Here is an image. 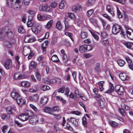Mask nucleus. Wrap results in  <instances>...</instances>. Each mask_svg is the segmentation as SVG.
Listing matches in <instances>:
<instances>
[{"label":"nucleus","mask_w":133,"mask_h":133,"mask_svg":"<svg viewBox=\"0 0 133 133\" xmlns=\"http://www.w3.org/2000/svg\"><path fill=\"white\" fill-rule=\"evenodd\" d=\"M6 5L16 10H19L22 5L21 0H7Z\"/></svg>","instance_id":"f257e3e1"},{"label":"nucleus","mask_w":133,"mask_h":133,"mask_svg":"<svg viewBox=\"0 0 133 133\" xmlns=\"http://www.w3.org/2000/svg\"><path fill=\"white\" fill-rule=\"evenodd\" d=\"M42 30V26L36 24L32 26L31 28L32 32L35 34L39 32Z\"/></svg>","instance_id":"f03ea898"},{"label":"nucleus","mask_w":133,"mask_h":133,"mask_svg":"<svg viewBox=\"0 0 133 133\" xmlns=\"http://www.w3.org/2000/svg\"><path fill=\"white\" fill-rule=\"evenodd\" d=\"M121 30V28L119 25L117 24H115L112 27V32L115 35L118 34Z\"/></svg>","instance_id":"7ed1b4c3"},{"label":"nucleus","mask_w":133,"mask_h":133,"mask_svg":"<svg viewBox=\"0 0 133 133\" xmlns=\"http://www.w3.org/2000/svg\"><path fill=\"white\" fill-rule=\"evenodd\" d=\"M36 24V22L33 19V17L32 16H30L29 17L28 21L27 23L28 27H31Z\"/></svg>","instance_id":"20e7f679"},{"label":"nucleus","mask_w":133,"mask_h":133,"mask_svg":"<svg viewBox=\"0 0 133 133\" xmlns=\"http://www.w3.org/2000/svg\"><path fill=\"white\" fill-rule=\"evenodd\" d=\"M115 90L118 95H120L123 94L124 91L123 88L119 85H116L115 87Z\"/></svg>","instance_id":"39448f33"},{"label":"nucleus","mask_w":133,"mask_h":133,"mask_svg":"<svg viewBox=\"0 0 133 133\" xmlns=\"http://www.w3.org/2000/svg\"><path fill=\"white\" fill-rule=\"evenodd\" d=\"M6 110L8 114H12L15 111V107L13 105L9 106L6 108Z\"/></svg>","instance_id":"423d86ee"},{"label":"nucleus","mask_w":133,"mask_h":133,"mask_svg":"<svg viewBox=\"0 0 133 133\" xmlns=\"http://www.w3.org/2000/svg\"><path fill=\"white\" fill-rule=\"evenodd\" d=\"M38 117L37 116H32L30 119V123L33 125L36 124L38 122Z\"/></svg>","instance_id":"0eeeda50"},{"label":"nucleus","mask_w":133,"mask_h":133,"mask_svg":"<svg viewBox=\"0 0 133 133\" xmlns=\"http://www.w3.org/2000/svg\"><path fill=\"white\" fill-rule=\"evenodd\" d=\"M39 98V95L36 94L32 96H30L29 99V100L31 101L36 102L38 100Z\"/></svg>","instance_id":"6e6552de"},{"label":"nucleus","mask_w":133,"mask_h":133,"mask_svg":"<svg viewBox=\"0 0 133 133\" xmlns=\"http://www.w3.org/2000/svg\"><path fill=\"white\" fill-rule=\"evenodd\" d=\"M12 65V62L10 59L6 60L4 63V66L7 70L9 69Z\"/></svg>","instance_id":"1a4fd4ad"},{"label":"nucleus","mask_w":133,"mask_h":133,"mask_svg":"<svg viewBox=\"0 0 133 133\" xmlns=\"http://www.w3.org/2000/svg\"><path fill=\"white\" fill-rule=\"evenodd\" d=\"M106 9L109 13L112 16H114V11L112 6L110 5H108Z\"/></svg>","instance_id":"9d476101"},{"label":"nucleus","mask_w":133,"mask_h":133,"mask_svg":"<svg viewBox=\"0 0 133 133\" xmlns=\"http://www.w3.org/2000/svg\"><path fill=\"white\" fill-rule=\"evenodd\" d=\"M120 78L123 81H125L128 80L129 77L127 74L124 73H121L119 75Z\"/></svg>","instance_id":"9b49d317"},{"label":"nucleus","mask_w":133,"mask_h":133,"mask_svg":"<svg viewBox=\"0 0 133 133\" xmlns=\"http://www.w3.org/2000/svg\"><path fill=\"white\" fill-rule=\"evenodd\" d=\"M8 30V28L7 27L3 28L0 29V38H1L2 36L6 35Z\"/></svg>","instance_id":"f8f14e48"},{"label":"nucleus","mask_w":133,"mask_h":133,"mask_svg":"<svg viewBox=\"0 0 133 133\" xmlns=\"http://www.w3.org/2000/svg\"><path fill=\"white\" fill-rule=\"evenodd\" d=\"M31 35H29L26 36L24 39V41L26 43H29L33 42L34 39L33 37H30Z\"/></svg>","instance_id":"ddd939ff"},{"label":"nucleus","mask_w":133,"mask_h":133,"mask_svg":"<svg viewBox=\"0 0 133 133\" xmlns=\"http://www.w3.org/2000/svg\"><path fill=\"white\" fill-rule=\"evenodd\" d=\"M15 32H12L10 31H8L6 33V36L8 38L10 39H12L14 37Z\"/></svg>","instance_id":"4468645a"},{"label":"nucleus","mask_w":133,"mask_h":133,"mask_svg":"<svg viewBox=\"0 0 133 133\" xmlns=\"http://www.w3.org/2000/svg\"><path fill=\"white\" fill-rule=\"evenodd\" d=\"M53 21L51 20L48 22L46 24L44 25V27L46 29H51L53 23Z\"/></svg>","instance_id":"2eb2a0df"},{"label":"nucleus","mask_w":133,"mask_h":133,"mask_svg":"<svg viewBox=\"0 0 133 133\" xmlns=\"http://www.w3.org/2000/svg\"><path fill=\"white\" fill-rule=\"evenodd\" d=\"M11 97L15 100H17L18 98H20V95L17 92H12L11 93Z\"/></svg>","instance_id":"dca6fc26"},{"label":"nucleus","mask_w":133,"mask_h":133,"mask_svg":"<svg viewBox=\"0 0 133 133\" xmlns=\"http://www.w3.org/2000/svg\"><path fill=\"white\" fill-rule=\"evenodd\" d=\"M32 52H31L30 49L28 48H24L23 53L24 56H27L30 54Z\"/></svg>","instance_id":"f3484780"},{"label":"nucleus","mask_w":133,"mask_h":133,"mask_svg":"<svg viewBox=\"0 0 133 133\" xmlns=\"http://www.w3.org/2000/svg\"><path fill=\"white\" fill-rule=\"evenodd\" d=\"M24 76L19 73H16L14 75V78L16 79H21L24 78Z\"/></svg>","instance_id":"a211bd4d"},{"label":"nucleus","mask_w":133,"mask_h":133,"mask_svg":"<svg viewBox=\"0 0 133 133\" xmlns=\"http://www.w3.org/2000/svg\"><path fill=\"white\" fill-rule=\"evenodd\" d=\"M19 119L22 121H25L28 119V117L25 114H22L19 117Z\"/></svg>","instance_id":"6ab92c4d"},{"label":"nucleus","mask_w":133,"mask_h":133,"mask_svg":"<svg viewBox=\"0 0 133 133\" xmlns=\"http://www.w3.org/2000/svg\"><path fill=\"white\" fill-rule=\"evenodd\" d=\"M48 43L46 42H45L43 43L42 46V49L43 51V53L45 54L46 52V47L47 46Z\"/></svg>","instance_id":"aec40b11"},{"label":"nucleus","mask_w":133,"mask_h":133,"mask_svg":"<svg viewBox=\"0 0 133 133\" xmlns=\"http://www.w3.org/2000/svg\"><path fill=\"white\" fill-rule=\"evenodd\" d=\"M114 87L113 84L111 83H110L109 89L105 92V93L110 94L114 91Z\"/></svg>","instance_id":"412c9836"},{"label":"nucleus","mask_w":133,"mask_h":133,"mask_svg":"<svg viewBox=\"0 0 133 133\" xmlns=\"http://www.w3.org/2000/svg\"><path fill=\"white\" fill-rule=\"evenodd\" d=\"M81 8V6L80 5H77L73 6L72 8V11L75 12L77 11L80 10Z\"/></svg>","instance_id":"4be33fe9"},{"label":"nucleus","mask_w":133,"mask_h":133,"mask_svg":"<svg viewBox=\"0 0 133 133\" xmlns=\"http://www.w3.org/2000/svg\"><path fill=\"white\" fill-rule=\"evenodd\" d=\"M78 119H76L72 117L70 118L69 121L72 123L75 126H76L78 125Z\"/></svg>","instance_id":"5701e85b"},{"label":"nucleus","mask_w":133,"mask_h":133,"mask_svg":"<svg viewBox=\"0 0 133 133\" xmlns=\"http://www.w3.org/2000/svg\"><path fill=\"white\" fill-rule=\"evenodd\" d=\"M17 102L19 106L21 107L22 105L25 103V101L23 99L20 97V98H18L17 100Z\"/></svg>","instance_id":"b1692460"},{"label":"nucleus","mask_w":133,"mask_h":133,"mask_svg":"<svg viewBox=\"0 0 133 133\" xmlns=\"http://www.w3.org/2000/svg\"><path fill=\"white\" fill-rule=\"evenodd\" d=\"M43 111L45 112L53 115V113L52 112V109L48 107H45L43 109Z\"/></svg>","instance_id":"393cba45"},{"label":"nucleus","mask_w":133,"mask_h":133,"mask_svg":"<svg viewBox=\"0 0 133 133\" xmlns=\"http://www.w3.org/2000/svg\"><path fill=\"white\" fill-rule=\"evenodd\" d=\"M124 45L128 48L133 49V43L130 42H126L124 43Z\"/></svg>","instance_id":"a878e982"},{"label":"nucleus","mask_w":133,"mask_h":133,"mask_svg":"<svg viewBox=\"0 0 133 133\" xmlns=\"http://www.w3.org/2000/svg\"><path fill=\"white\" fill-rule=\"evenodd\" d=\"M66 16L73 20L76 19V17L74 14L73 13H68L66 15Z\"/></svg>","instance_id":"bb28decb"},{"label":"nucleus","mask_w":133,"mask_h":133,"mask_svg":"<svg viewBox=\"0 0 133 133\" xmlns=\"http://www.w3.org/2000/svg\"><path fill=\"white\" fill-rule=\"evenodd\" d=\"M79 51L82 53L87 52L85 45H82L80 46L79 49Z\"/></svg>","instance_id":"cd10ccee"},{"label":"nucleus","mask_w":133,"mask_h":133,"mask_svg":"<svg viewBox=\"0 0 133 133\" xmlns=\"http://www.w3.org/2000/svg\"><path fill=\"white\" fill-rule=\"evenodd\" d=\"M48 101V98L44 97L41 98L40 103L42 105H44Z\"/></svg>","instance_id":"c85d7f7f"},{"label":"nucleus","mask_w":133,"mask_h":133,"mask_svg":"<svg viewBox=\"0 0 133 133\" xmlns=\"http://www.w3.org/2000/svg\"><path fill=\"white\" fill-rule=\"evenodd\" d=\"M20 84L22 86L26 88L28 87L30 85L29 83L28 82L26 81L22 82Z\"/></svg>","instance_id":"c756f323"},{"label":"nucleus","mask_w":133,"mask_h":133,"mask_svg":"<svg viewBox=\"0 0 133 133\" xmlns=\"http://www.w3.org/2000/svg\"><path fill=\"white\" fill-rule=\"evenodd\" d=\"M66 5V2L65 1H62L59 5V8L61 9H64Z\"/></svg>","instance_id":"7c9ffc66"},{"label":"nucleus","mask_w":133,"mask_h":133,"mask_svg":"<svg viewBox=\"0 0 133 133\" xmlns=\"http://www.w3.org/2000/svg\"><path fill=\"white\" fill-rule=\"evenodd\" d=\"M89 31L95 39L97 41H98L99 38V37L95 33L92 32L91 30H89Z\"/></svg>","instance_id":"2f4dec72"},{"label":"nucleus","mask_w":133,"mask_h":133,"mask_svg":"<svg viewBox=\"0 0 133 133\" xmlns=\"http://www.w3.org/2000/svg\"><path fill=\"white\" fill-rule=\"evenodd\" d=\"M37 65V63L34 61H31L29 65V68L31 69H33L35 68Z\"/></svg>","instance_id":"473e14b6"},{"label":"nucleus","mask_w":133,"mask_h":133,"mask_svg":"<svg viewBox=\"0 0 133 133\" xmlns=\"http://www.w3.org/2000/svg\"><path fill=\"white\" fill-rule=\"evenodd\" d=\"M75 97L74 99H76L77 97H80L82 95L80 92H79V90L77 89L75 92Z\"/></svg>","instance_id":"72a5a7b5"},{"label":"nucleus","mask_w":133,"mask_h":133,"mask_svg":"<svg viewBox=\"0 0 133 133\" xmlns=\"http://www.w3.org/2000/svg\"><path fill=\"white\" fill-rule=\"evenodd\" d=\"M43 15V21L49 20L52 18V17L51 16L47 14H45Z\"/></svg>","instance_id":"f704fd0d"},{"label":"nucleus","mask_w":133,"mask_h":133,"mask_svg":"<svg viewBox=\"0 0 133 133\" xmlns=\"http://www.w3.org/2000/svg\"><path fill=\"white\" fill-rule=\"evenodd\" d=\"M88 36L87 33L85 31H82L81 34V37L82 39H85Z\"/></svg>","instance_id":"c9c22d12"},{"label":"nucleus","mask_w":133,"mask_h":133,"mask_svg":"<svg viewBox=\"0 0 133 133\" xmlns=\"http://www.w3.org/2000/svg\"><path fill=\"white\" fill-rule=\"evenodd\" d=\"M56 28L59 30H61L62 29V26L60 21H58L56 24Z\"/></svg>","instance_id":"e433bc0d"},{"label":"nucleus","mask_w":133,"mask_h":133,"mask_svg":"<svg viewBox=\"0 0 133 133\" xmlns=\"http://www.w3.org/2000/svg\"><path fill=\"white\" fill-rule=\"evenodd\" d=\"M104 83V82L103 81L99 82H98V84L99 87V89H100V90L101 91H102L104 89V88L103 87Z\"/></svg>","instance_id":"4c0bfd02"},{"label":"nucleus","mask_w":133,"mask_h":133,"mask_svg":"<svg viewBox=\"0 0 133 133\" xmlns=\"http://www.w3.org/2000/svg\"><path fill=\"white\" fill-rule=\"evenodd\" d=\"M95 72L97 73L99 72L100 71V64L98 63H97L94 68Z\"/></svg>","instance_id":"58836bf2"},{"label":"nucleus","mask_w":133,"mask_h":133,"mask_svg":"<svg viewBox=\"0 0 133 133\" xmlns=\"http://www.w3.org/2000/svg\"><path fill=\"white\" fill-rule=\"evenodd\" d=\"M51 60L54 62H57L59 61L57 56L56 55H54L51 57Z\"/></svg>","instance_id":"ea45409f"},{"label":"nucleus","mask_w":133,"mask_h":133,"mask_svg":"<svg viewBox=\"0 0 133 133\" xmlns=\"http://www.w3.org/2000/svg\"><path fill=\"white\" fill-rule=\"evenodd\" d=\"M63 55L62 56L63 62L64 63H66L68 61V58L66 54Z\"/></svg>","instance_id":"a19ab883"},{"label":"nucleus","mask_w":133,"mask_h":133,"mask_svg":"<svg viewBox=\"0 0 133 133\" xmlns=\"http://www.w3.org/2000/svg\"><path fill=\"white\" fill-rule=\"evenodd\" d=\"M87 118L85 116H84L82 119V124L85 127L87 126Z\"/></svg>","instance_id":"79ce46f5"},{"label":"nucleus","mask_w":133,"mask_h":133,"mask_svg":"<svg viewBox=\"0 0 133 133\" xmlns=\"http://www.w3.org/2000/svg\"><path fill=\"white\" fill-rule=\"evenodd\" d=\"M122 108L123 109H125L126 110H129L130 108L129 107L128 105H126L124 103H122L121 104Z\"/></svg>","instance_id":"37998d69"},{"label":"nucleus","mask_w":133,"mask_h":133,"mask_svg":"<svg viewBox=\"0 0 133 133\" xmlns=\"http://www.w3.org/2000/svg\"><path fill=\"white\" fill-rule=\"evenodd\" d=\"M117 63L119 66H123L125 63V62L121 59L118 60Z\"/></svg>","instance_id":"c03bdc74"},{"label":"nucleus","mask_w":133,"mask_h":133,"mask_svg":"<svg viewBox=\"0 0 133 133\" xmlns=\"http://www.w3.org/2000/svg\"><path fill=\"white\" fill-rule=\"evenodd\" d=\"M108 40L107 39L103 40L102 42V44L104 46H107L109 44Z\"/></svg>","instance_id":"a18cd8bd"},{"label":"nucleus","mask_w":133,"mask_h":133,"mask_svg":"<svg viewBox=\"0 0 133 133\" xmlns=\"http://www.w3.org/2000/svg\"><path fill=\"white\" fill-rule=\"evenodd\" d=\"M39 9L40 11L46 12V5H45L41 7H40Z\"/></svg>","instance_id":"49530a36"},{"label":"nucleus","mask_w":133,"mask_h":133,"mask_svg":"<svg viewBox=\"0 0 133 133\" xmlns=\"http://www.w3.org/2000/svg\"><path fill=\"white\" fill-rule=\"evenodd\" d=\"M65 34L66 36L69 37L73 42L74 41V40L72 38L73 35L71 33L69 32H66L65 33Z\"/></svg>","instance_id":"de8ad7c7"},{"label":"nucleus","mask_w":133,"mask_h":133,"mask_svg":"<svg viewBox=\"0 0 133 133\" xmlns=\"http://www.w3.org/2000/svg\"><path fill=\"white\" fill-rule=\"evenodd\" d=\"M94 11V10L93 9H91L88 10L87 12V16L88 17H90L93 14Z\"/></svg>","instance_id":"09e8293b"},{"label":"nucleus","mask_w":133,"mask_h":133,"mask_svg":"<svg viewBox=\"0 0 133 133\" xmlns=\"http://www.w3.org/2000/svg\"><path fill=\"white\" fill-rule=\"evenodd\" d=\"M25 114L26 115L28 116V118L29 117H31L33 115V113L31 111L29 110L26 111L25 112Z\"/></svg>","instance_id":"8fccbe9b"},{"label":"nucleus","mask_w":133,"mask_h":133,"mask_svg":"<svg viewBox=\"0 0 133 133\" xmlns=\"http://www.w3.org/2000/svg\"><path fill=\"white\" fill-rule=\"evenodd\" d=\"M110 124L113 127H115L118 125L117 123L111 120L109 121Z\"/></svg>","instance_id":"3c124183"},{"label":"nucleus","mask_w":133,"mask_h":133,"mask_svg":"<svg viewBox=\"0 0 133 133\" xmlns=\"http://www.w3.org/2000/svg\"><path fill=\"white\" fill-rule=\"evenodd\" d=\"M30 107L31 108L35 111L38 112V110L37 108L33 104H30L29 105Z\"/></svg>","instance_id":"603ef678"},{"label":"nucleus","mask_w":133,"mask_h":133,"mask_svg":"<svg viewBox=\"0 0 133 133\" xmlns=\"http://www.w3.org/2000/svg\"><path fill=\"white\" fill-rule=\"evenodd\" d=\"M50 5L52 9H54L57 6V3L56 2H52L51 3V4Z\"/></svg>","instance_id":"864d4df0"},{"label":"nucleus","mask_w":133,"mask_h":133,"mask_svg":"<svg viewBox=\"0 0 133 133\" xmlns=\"http://www.w3.org/2000/svg\"><path fill=\"white\" fill-rule=\"evenodd\" d=\"M124 109H121L120 108H119V112L123 116H124L126 114L125 111L124 110Z\"/></svg>","instance_id":"5fc2aeb1"},{"label":"nucleus","mask_w":133,"mask_h":133,"mask_svg":"<svg viewBox=\"0 0 133 133\" xmlns=\"http://www.w3.org/2000/svg\"><path fill=\"white\" fill-rule=\"evenodd\" d=\"M18 31L20 33H23L25 32V30L22 26L19 27L18 29Z\"/></svg>","instance_id":"6e6d98bb"},{"label":"nucleus","mask_w":133,"mask_h":133,"mask_svg":"<svg viewBox=\"0 0 133 133\" xmlns=\"http://www.w3.org/2000/svg\"><path fill=\"white\" fill-rule=\"evenodd\" d=\"M71 114H75L77 115H80L81 113L78 111H72L70 112Z\"/></svg>","instance_id":"4d7b16f0"},{"label":"nucleus","mask_w":133,"mask_h":133,"mask_svg":"<svg viewBox=\"0 0 133 133\" xmlns=\"http://www.w3.org/2000/svg\"><path fill=\"white\" fill-rule=\"evenodd\" d=\"M49 89L50 87H49L44 85H43L41 88V90L43 91H46Z\"/></svg>","instance_id":"13d9d810"},{"label":"nucleus","mask_w":133,"mask_h":133,"mask_svg":"<svg viewBox=\"0 0 133 133\" xmlns=\"http://www.w3.org/2000/svg\"><path fill=\"white\" fill-rule=\"evenodd\" d=\"M117 15L118 17L119 18H121L122 17V13L119 11L118 8V7L117 8Z\"/></svg>","instance_id":"bf43d9fd"},{"label":"nucleus","mask_w":133,"mask_h":133,"mask_svg":"<svg viewBox=\"0 0 133 133\" xmlns=\"http://www.w3.org/2000/svg\"><path fill=\"white\" fill-rule=\"evenodd\" d=\"M8 127L7 126L4 125L2 128V132L3 133H5L6 131L7 130V129Z\"/></svg>","instance_id":"052dcab7"},{"label":"nucleus","mask_w":133,"mask_h":133,"mask_svg":"<svg viewBox=\"0 0 133 133\" xmlns=\"http://www.w3.org/2000/svg\"><path fill=\"white\" fill-rule=\"evenodd\" d=\"M36 76L37 79L39 81L41 79V77L39 73L38 72H37L36 74Z\"/></svg>","instance_id":"680f3d73"},{"label":"nucleus","mask_w":133,"mask_h":133,"mask_svg":"<svg viewBox=\"0 0 133 133\" xmlns=\"http://www.w3.org/2000/svg\"><path fill=\"white\" fill-rule=\"evenodd\" d=\"M99 104L101 108H103L105 106V102L102 100H101L99 102Z\"/></svg>","instance_id":"e2e57ef3"},{"label":"nucleus","mask_w":133,"mask_h":133,"mask_svg":"<svg viewBox=\"0 0 133 133\" xmlns=\"http://www.w3.org/2000/svg\"><path fill=\"white\" fill-rule=\"evenodd\" d=\"M10 116L9 114H8L6 115H3L1 116L2 118L3 119H5V118L8 119L9 118Z\"/></svg>","instance_id":"0e129e2a"},{"label":"nucleus","mask_w":133,"mask_h":133,"mask_svg":"<svg viewBox=\"0 0 133 133\" xmlns=\"http://www.w3.org/2000/svg\"><path fill=\"white\" fill-rule=\"evenodd\" d=\"M37 18L38 20L39 21H43V15L38 14L37 15Z\"/></svg>","instance_id":"69168bd1"},{"label":"nucleus","mask_w":133,"mask_h":133,"mask_svg":"<svg viewBox=\"0 0 133 133\" xmlns=\"http://www.w3.org/2000/svg\"><path fill=\"white\" fill-rule=\"evenodd\" d=\"M65 86H64L62 88H59L58 90V92H61V93H63L64 91V89L65 88Z\"/></svg>","instance_id":"338daca9"},{"label":"nucleus","mask_w":133,"mask_h":133,"mask_svg":"<svg viewBox=\"0 0 133 133\" xmlns=\"http://www.w3.org/2000/svg\"><path fill=\"white\" fill-rule=\"evenodd\" d=\"M86 47V50L87 51H89L91 50L92 49V46L89 45H85Z\"/></svg>","instance_id":"774afa93"}]
</instances>
